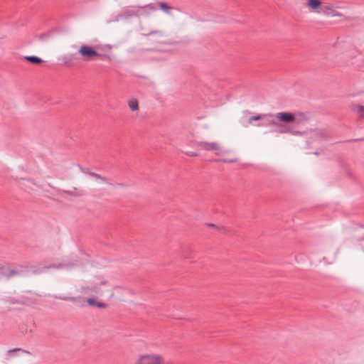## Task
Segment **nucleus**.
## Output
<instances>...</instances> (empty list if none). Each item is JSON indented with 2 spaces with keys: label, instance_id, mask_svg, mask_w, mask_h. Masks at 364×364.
<instances>
[{
  "label": "nucleus",
  "instance_id": "obj_3",
  "mask_svg": "<svg viewBox=\"0 0 364 364\" xmlns=\"http://www.w3.org/2000/svg\"><path fill=\"white\" fill-rule=\"evenodd\" d=\"M163 358L159 355H144L135 364H162Z\"/></svg>",
  "mask_w": 364,
  "mask_h": 364
},
{
  "label": "nucleus",
  "instance_id": "obj_19",
  "mask_svg": "<svg viewBox=\"0 0 364 364\" xmlns=\"http://www.w3.org/2000/svg\"><path fill=\"white\" fill-rule=\"evenodd\" d=\"M16 351H22V352H24V353H30L29 352H28L26 350H22L21 348H14V349L9 350H8V353L10 355H13L14 353L15 352H16Z\"/></svg>",
  "mask_w": 364,
  "mask_h": 364
},
{
  "label": "nucleus",
  "instance_id": "obj_32",
  "mask_svg": "<svg viewBox=\"0 0 364 364\" xmlns=\"http://www.w3.org/2000/svg\"><path fill=\"white\" fill-rule=\"evenodd\" d=\"M298 115H299L300 117H303L304 116V114L303 113H298Z\"/></svg>",
  "mask_w": 364,
  "mask_h": 364
},
{
  "label": "nucleus",
  "instance_id": "obj_4",
  "mask_svg": "<svg viewBox=\"0 0 364 364\" xmlns=\"http://www.w3.org/2000/svg\"><path fill=\"white\" fill-rule=\"evenodd\" d=\"M197 145L205 151H217L220 149L218 144L216 142L200 141L197 143Z\"/></svg>",
  "mask_w": 364,
  "mask_h": 364
},
{
  "label": "nucleus",
  "instance_id": "obj_22",
  "mask_svg": "<svg viewBox=\"0 0 364 364\" xmlns=\"http://www.w3.org/2000/svg\"><path fill=\"white\" fill-rule=\"evenodd\" d=\"M78 167L85 174H87L89 175V173H91V171H90L89 168H86V167H83L80 165H78Z\"/></svg>",
  "mask_w": 364,
  "mask_h": 364
},
{
  "label": "nucleus",
  "instance_id": "obj_23",
  "mask_svg": "<svg viewBox=\"0 0 364 364\" xmlns=\"http://www.w3.org/2000/svg\"><path fill=\"white\" fill-rule=\"evenodd\" d=\"M96 306L99 309H104L107 306V304L104 302H100L97 301Z\"/></svg>",
  "mask_w": 364,
  "mask_h": 364
},
{
  "label": "nucleus",
  "instance_id": "obj_28",
  "mask_svg": "<svg viewBox=\"0 0 364 364\" xmlns=\"http://www.w3.org/2000/svg\"><path fill=\"white\" fill-rule=\"evenodd\" d=\"M345 171H346V173L349 176V177H351L352 176V174H351V172L350 171V169L348 168V167H345Z\"/></svg>",
  "mask_w": 364,
  "mask_h": 364
},
{
  "label": "nucleus",
  "instance_id": "obj_31",
  "mask_svg": "<svg viewBox=\"0 0 364 364\" xmlns=\"http://www.w3.org/2000/svg\"><path fill=\"white\" fill-rule=\"evenodd\" d=\"M183 256H184L185 257H186V258H191V257H192V256H188V255H183Z\"/></svg>",
  "mask_w": 364,
  "mask_h": 364
},
{
  "label": "nucleus",
  "instance_id": "obj_9",
  "mask_svg": "<svg viewBox=\"0 0 364 364\" xmlns=\"http://www.w3.org/2000/svg\"><path fill=\"white\" fill-rule=\"evenodd\" d=\"M267 117L272 118L273 114H257V115L252 116L249 119V123H252V121H258V120L263 119L266 118Z\"/></svg>",
  "mask_w": 364,
  "mask_h": 364
},
{
  "label": "nucleus",
  "instance_id": "obj_27",
  "mask_svg": "<svg viewBox=\"0 0 364 364\" xmlns=\"http://www.w3.org/2000/svg\"><path fill=\"white\" fill-rule=\"evenodd\" d=\"M186 154L190 156H198V154L197 152H187Z\"/></svg>",
  "mask_w": 364,
  "mask_h": 364
},
{
  "label": "nucleus",
  "instance_id": "obj_2",
  "mask_svg": "<svg viewBox=\"0 0 364 364\" xmlns=\"http://www.w3.org/2000/svg\"><path fill=\"white\" fill-rule=\"evenodd\" d=\"M273 117H275L279 123L284 124H299L300 119H298L296 114L289 112H282L273 114Z\"/></svg>",
  "mask_w": 364,
  "mask_h": 364
},
{
  "label": "nucleus",
  "instance_id": "obj_10",
  "mask_svg": "<svg viewBox=\"0 0 364 364\" xmlns=\"http://www.w3.org/2000/svg\"><path fill=\"white\" fill-rule=\"evenodd\" d=\"M138 15V11L132 9H125L123 11L122 16L124 18L136 16Z\"/></svg>",
  "mask_w": 364,
  "mask_h": 364
},
{
  "label": "nucleus",
  "instance_id": "obj_11",
  "mask_svg": "<svg viewBox=\"0 0 364 364\" xmlns=\"http://www.w3.org/2000/svg\"><path fill=\"white\" fill-rule=\"evenodd\" d=\"M128 105L129 108L132 111H136L139 109V103L138 101L135 99L129 100Z\"/></svg>",
  "mask_w": 364,
  "mask_h": 364
},
{
  "label": "nucleus",
  "instance_id": "obj_1",
  "mask_svg": "<svg viewBox=\"0 0 364 364\" xmlns=\"http://www.w3.org/2000/svg\"><path fill=\"white\" fill-rule=\"evenodd\" d=\"M78 53L85 61H92L96 58H99L102 60H111L108 55L100 53L92 46L86 44L80 46Z\"/></svg>",
  "mask_w": 364,
  "mask_h": 364
},
{
  "label": "nucleus",
  "instance_id": "obj_36",
  "mask_svg": "<svg viewBox=\"0 0 364 364\" xmlns=\"http://www.w3.org/2000/svg\"><path fill=\"white\" fill-rule=\"evenodd\" d=\"M358 140H359V139H353V140H352V141H358Z\"/></svg>",
  "mask_w": 364,
  "mask_h": 364
},
{
  "label": "nucleus",
  "instance_id": "obj_17",
  "mask_svg": "<svg viewBox=\"0 0 364 364\" xmlns=\"http://www.w3.org/2000/svg\"><path fill=\"white\" fill-rule=\"evenodd\" d=\"M268 126H273V127H282V123H279V121H276L274 119H268L267 120V124Z\"/></svg>",
  "mask_w": 364,
  "mask_h": 364
},
{
  "label": "nucleus",
  "instance_id": "obj_34",
  "mask_svg": "<svg viewBox=\"0 0 364 364\" xmlns=\"http://www.w3.org/2000/svg\"><path fill=\"white\" fill-rule=\"evenodd\" d=\"M15 302H17V303H19V304H23V302H20V301H12V304H14Z\"/></svg>",
  "mask_w": 364,
  "mask_h": 364
},
{
  "label": "nucleus",
  "instance_id": "obj_35",
  "mask_svg": "<svg viewBox=\"0 0 364 364\" xmlns=\"http://www.w3.org/2000/svg\"><path fill=\"white\" fill-rule=\"evenodd\" d=\"M106 284V282L104 281V282H102V284Z\"/></svg>",
  "mask_w": 364,
  "mask_h": 364
},
{
  "label": "nucleus",
  "instance_id": "obj_13",
  "mask_svg": "<svg viewBox=\"0 0 364 364\" xmlns=\"http://www.w3.org/2000/svg\"><path fill=\"white\" fill-rule=\"evenodd\" d=\"M74 60H75V55L72 54L70 56L64 58V63L69 66L73 65L75 64L73 62Z\"/></svg>",
  "mask_w": 364,
  "mask_h": 364
},
{
  "label": "nucleus",
  "instance_id": "obj_29",
  "mask_svg": "<svg viewBox=\"0 0 364 364\" xmlns=\"http://www.w3.org/2000/svg\"><path fill=\"white\" fill-rule=\"evenodd\" d=\"M216 161H218V160H215ZM224 162H230V163H232V162H235L236 161V159H223L222 160Z\"/></svg>",
  "mask_w": 364,
  "mask_h": 364
},
{
  "label": "nucleus",
  "instance_id": "obj_25",
  "mask_svg": "<svg viewBox=\"0 0 364 364\" xmlns=\"http://www.w3.org/2000/svg\"><path fill=\"white\" fill-rule=\"evenodd\" d=\"M207 225L209 227H211V228H214L218 230H222L224 229L223 228L218 227L217 225H215V224H213V223H208Z\"/></svg>",
  "mask_w": 364,
  "mask_h": 364
},
{
  "label": "nucleus",
  "instance_id": "obj_20",
  "mask_svg": "<svg viewBox=\"0 0 364 364\" xmlns=\"http://www.w3.org/2000/svg\"><path fill=\"white\" fill-rule=\"evenodd\" d=\"M37 37L41 40V41H43L48 38L50 37V34L48 33H42L41 35H38L37 36Z\"/></svg>",
  "mask_w": 364,
  "mask_h": 364
},
{
  "label": "nucleus",
  "instance_id": "obj_16",
  "mask_svg": "<svg viewBox=\"0 0 364 364\" xmlns=\"http://www.w3.org/2000/svg\"><path fill=\"white\" fill-rule=\"evenodd\" d=\"M89 176H92V177H94L95 178H97V179H100L102 180V181L105 182V183H107V178L98 174V173H94V172H92L90 173H89Z\"/></svg>",
  "mask_w": 364,
  "mask_h": 364
},
{
  "label": "nucleus",
  "instance_id": "obj_26",
  "mask_svg": "<svg viewBox=\"0 0 364 364\" xmlns=\"http://www.w3.org/2000/svg\"><path fill=\"white\" fill-rule=\"evenodd\" d=\"M154 34H161V32L160 31H151L148 34H146V36L154 35Z\"/></svg>",
  "mask_w": 364,
  "mask_h": 364
},
{
  "label": "nucleus",
  "instance_id": "obj_8",
  "mask_svg": "<svg viewBox=\"0 0 364 364\" xmlns=\"http://www.w3.org/2000/svg\"><path fill=\"white\" fill-rule=\"evenodd\" d=\"M23 58L27 62L33 65H40L43 62V60L41 58L35 55L24 56Z\"/></svg>",
  "mask_w": 364,
  "mask_h": 364
},
{
  "label": "nucleus",
  "instance_id": "obj_18",
  "mask_svg": "<svg viewBox=\"0 0 364 364\" xmlns=\"http://www.w3.org/2000/svg\"><path fill=\"white\" fill-rule=\"evenodd\" d=\"M356 112L358 113L360 117H364V106L358 105L356 107Z\"/></svg>",
  "mask_w": 364,
  "mask_h": 364
},
{
  "label": "nucleus",
  "instance_id": "obj_12",
  "mask_svg": "<svg viewBox=\"0 0 364 364\" xmlns=\"http://www.w3.org/2000/svg\"><path fill=\"white\" fill-rule=\"evenodd\" d=\"M333 9V6L330 4H327L325 5H321V11L324 14L328 15L330 11H331Z\"/></svg>",
  "mask_w": 364,
  "mask_h": 364
},
{
  "label": "nucleus",
  "instance_id": "obj_14",
  "mask_svg": "<svg viewBox=\"0 0 364 364\" xmlns=\"http://www.w3.org/2000/svg\"><path fill=\"white\" fill-rule=\"evenodd\" d=\"M159 5L160 9L166 13H169L171 9V7L169 6L166 2H159Z\"/></svg>",
  "mask_w": 364,
  "mask_h": 364
},
{
  "label": "nucleus",
  "instance_id": "obj_30",
  "mask_svg": "<svg viewBox=\"0 0 364 364\" xmlns=\"http://www.w3.org/2000/svg\"><path fill=\"white\" fill-rule=\"evenodd\" d=\"M60 265H59V267H60ZM55 267H58V266H55V265H54V264H52V265H50V266H48V268H55Z\"/></svg>",
  "mask_w": 364,
  "mask_h": 364
},
{
  "label": "nucleus",
  "instance_id": "obj_33",
  "mask_svg": "<svg viewBox=\"0 0 364 364\" xmlns=\"http://www.w3.org/2000/svg\"><path fill=\"white\" fill-rule=\"evenodd\" d=\"M20 267H21V269H27V268H28L27 267H23V266H20Z\"/></svg>",
  "mask_w": 364,
  "mask_h": 364
},
{
  "label": "nucleus",
  "instance_id": "obj_24",
  "mask_svg": "<svg viewBox=\"0 0 364 364\" xmlns=\"http://www.w3.org/2000/svg\"><path fill=\"white\" fill-rule=\"evenodd\" d=\"M328 15H331L332 16H342L341 14L338 13V11H336L333 9H332L331 11H330Z\"/></svg>",
  "mask_w": 364,
  "mask_h": 364
},
{
  "label": "nucleus",
  "instance_id": "obj_7",
  "mask_svg": "<svg viewBox=\"0 0 364 364\" xmlns=\"http://www.w3.org/2000/svg\"><path fill=\"white\" fill-rule=\"evenodd\" d=\"M307 6L313 11L319 12L318 10L321 8V1L320 0H308Z\"/></svg>",
  "mask_w": 364,
  "mask_h": 364
},
{
  "label": "nucleus",
  "instance_id": "obj_21",
  "mask_svg": "<svg viewBox=\"0 0 364 364\" xmlns=\"http://www.w3.org/2000/svg\"><path fill=\"white\" fill-rule=\"evenodd\" d=\"M87 303L90 306H95L97 304V300L95 298H89L87 299Z\"/></svg>",
  "mask_w": 364,
  "mask_h": 364
},
{
  "label": "nucleus",
  "instance_id": "obj_6",
  "mask_svg": "<svg viewBox=\"0 0 364 364\" xmlns=\"http://www.w3.org/2000/svg\"><path fill=\"white\" fill-rule=\"evenodd\" d=\"M279 129L276 130V132L279 134H287L289 133L293 135H300L301 133L299 131H296L292 128L287 127L285 124H282V127H277Z\"/></svg>",
  "mask_w": 364,
  "mask_h": 364
},
{
  "label": "nucleus",
  "instance_id": "obj_5",
  "mask_svg": "<svg viewBox=\"0 0 364 364\" xmlns=\"http://www.w3.org/2000/svg\"><path fill=\"white\" fill-rule=\"evenodd\" d=\"M1 274L6 277L7 279H10L16 275H19L23 272V270L18 269H11L7 267H3L1 268Z\"/></svg>",
  "mask_w": 364,
  "mask_h": 364
},
{
  "label": "nucleus",
  "instance_id": "obj_15",
  "mask_svg": "<svg viewBox=\"0 0 364 364\" xmlns=\"http://www.w3.org/2000/svg\"><path fill=\"white\" fill-rule=\"evenodd\" d=\"M53 297L55 299H60V300H63V301H73V302L76 301V298L74 297V296H54Z\"/></svg>",
  "mask_w": 364,
  "mask_h": 364
}]
</instances>
